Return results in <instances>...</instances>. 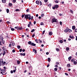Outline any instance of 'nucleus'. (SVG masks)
<instances>
[{"instance_id": "nucleus-35", "label": "nucleus", "mask_w": 77, "mask_h": 77, "mask_svg": "<svg viewBox=\"0 0 77 77\" xmlns=\"http://www.w3.org/2000/svg\"><path fill=\"white\" fill-rule=\"evenodd\" d=\"M56 64H57V65H59V63L58 62H57L56 63Z\"/></svg>"}, {"instance_id": "nucleus-15", "label": "nucleus", "mask_w": 77, "mask_h": 77, "mask_svg": "<svg viewBox=\"0 0 77 77\" xmlns=\"http://www.w3.org/2000/svg\"><path fill=\"white\" fill-rule=\"evenodd\" d=\"M36 3L37 5H39V1H36Z\"/></svg>"}, {"instance_id": "nucleus-57", "label": "nucleus", "mask_w": 77, "mask_h": 77, "mask_svg": "<svg viewBox=\"0 0 77 77\" xmlns=\"http://www.w3.org/2000/svg\"><path fill=\"white\" fill-rule=\"evenodd\" d=\"M26 31H29V29H26Z\"/></svg>"}, {"instance_id": "nucleus-58", "label": "nucleus", "mask_w": 77, "mask_h": 77, "mask_svg": "<svg viewBox=\"0 0 77 77\" xmlns=\"http://www.w3.org/2000/svg\"><path fill=\"white\" fill-rule=\"evenodd\" d=\"M70 11L72 13V14H73V11H72V10H70Z\"/></svg>"}, {"instance_id": "nucleus-14", "label": "nucleus", "mask_w": 77, "mask_h": 77, "mask_svg": "<svg viewBox=\"0 0 77 77\" xmlns=\"http://www.w3.org/2000/svg\"><path fill=\"white\" fill-rule=\"evenodd\" d=\"M48 61L49 62H50V61H51V59L50 58H48Z\"/></svg>"}, {"instance_id": "nucleus-54", "label": "nucleus", "mask_w": 77, "mask_h": 77, "mask_svg": "<svg viewBox=\"0 0 77 77\" xmlns=\"http://www.w3.org/2000/svg\"><path fill=\"white\" fill-rule=\"evenodd\" d=\"M74 59H72L71 60V62H74Z\"/></svg>"}, {"instance_id": "nucleus-10", "label": "nucleus", "mask_w": 77, "mask_h": 77, "mask_svg": "<svg viewBox=\"0 0 77 77\" xmlns=\"http://www.w3.org/2000/svg\"><path fill=\"white\" fill-rule=\"evenodd\" d=\"M2 3H5L6 2V0H2Z\"/></svg>"}, {"instance_id": "nucleus-45", "label": "nucleus", "mask_w": 77, "mask_h": 77, "mask_svg": "<svg viewBox=\"0 0 77 77\" xmlns=\"http://www.w3.org/2000/svg\"><path fill=\"white\" fill-rule=\"evenodd\" d=\"M13 3H15L16 2V0H13Z\"/></svg>"}, {"instance_id": "nucleus-30", "label": "nucleus", "mask_w": 77, "mask_h": 77, "mask_svg": "<svg viewBox=\"0 0 77 77\" xmlns=\"http://www.w3.org/2000/svg\"><path fill=\"white\" fill-rule=\"evenodd\" d=\"M11 30L12 31H14V30H15V29H14V28H11Z\"/></svg>"}, {"instance_id": "nucleus-34", "label": "nucleus", "mask_w": 77, "mask_h": 77, "mask_svg": "<svg viewBox=\"0 0 77 77\" xmlns=\"http://www.w3.org/2000/svg\"><path fill=\"white\" fill-rule=\"evenodd\" d=\"M56 50L57 51H59V49L57 48H56Z\"/></svg>"}, {"instance_id": "nucleus-28", "label": "nucleus", "mask_w": 77, "mask_h": 77, "mask_svg": "<svg viewBox=\"0 0 77 77\" xmlns=\"http://www.w3.org/2000/svg\"><path fill=\"white\" fill-rule=\"evenodd\" d=\"M17 48H18V49H20V48L21 47L20 46L18 45V46H17Z\"/></svg>"}, {"instance_id": "nucleus-43", "label": "nucleus", "mask_w": 77, "mask_h": 77, "mask_svg": "<svg viewBox=\"0 0 77 77\" xmlns=\"http://www.w3.org/2000/svg\"><path fill=\"white\" fill-rule=\"evenodd\" d=\"M35 36V34H33V35L32 36V38H33V37H34Z\"/></svg>"}, {"instance_id": "nucleus-31", "label": "nucleus", "mask_w": 77, "mask_h": 77, "mask_svg": "<svg viewBox=\"0 0 77 77\" xmlns=\"http://www.w3.org/2000/svg\"><path fill=\"white\" fill-rule=\"evenodd\" d=\"M60 43H63V41L62 40H60Z\"/></svg>"}, {"instance_id": "nucleus-12", "label": "nucleus", "mask_w": 77, "mask_h": 77, "mask_svg": "<svg viewBox=\"0 0 77 77\" xmlns=\"http://www.w3.org/2000/svg\"><path fill=\"white\" fill-rule=\"evenodd\" d=\"M6 65L5 62H4L2 63V65H3V66H4V65Z\"/></svg>"}, {"instance_id": "nucleus-21", "label": "nucleus", "mask_w": 77, "mask_h": 77, "mask_svg": "<svg viewBox=\"0 0 77 77\" xmlns=\"http://www.w3.org/2000/svg\"><path fill=\"white\" fill-rule=\"evenodd\" d=\"M39 3L40 4V6H41V5H42V2H41V1H40Z\"/></svg>"}, {"instance_id": "nucleus-4", "label": "nucleus", "mask_w": 77, "mask_h": 77, "mask_svg": "<svg viewBox=\"0 0 77 77\" xmlns=\"http://www.w3.org/2000/svg\"><path fill=\"white\" fill-rule=\"evenodd\" d=\"M20 56H26V54L25 53L23 54L21 53L20 54Z\"/></svg>"}, {"instance_id": "nucleus-16", "label": "nucleus", "mask_w": 77, "mask_h": 77, "mask_svg": "<svg viewBox=\"0 0 77 77\" xmlns=\"http://www.w3.org/2000/svg\"><path fill=\"white\" fill-rule=\"evenodd\" d=\"M68 32L69 33H70L71 32H72V30H71L70 29H68Z\"/></svg>"}, {"instance_id": "nucleus-55", "label": "nucleus", "mask_w": 77, "mask_h": 77, "mask_svg": "<svg viewBox=\"0 0 77 77\" xmlns=\"http://www.w3.org/2000/svg\"><path fill=\"white\" fill-rule=\"evenodd\" d=\"M13 71L12 70H11V74H13Z\"/></svg>"}, {"instance_id": "nucleus-37", "label": "nucleus", "mask_w": 77, "mask_h": 77, "mask_svg": "<svg viewBox=\"0 0 77 77\" xmlns=\"http://www.w3.org/2000/svg\"><path fill=\"white\" fill-rule=\"evenodd\" d=\"M12 52L13 53H15V50L14 49H13L12 50Z\"/></svg>"}, {"instance_id": "nucleus-1", "label": "nucleus", "mask_w": 77, "mask_h": 77, "mask_svg": "<svg viewBox=\"0 0 77 77\" xmlns=\"http://www.w3.org/2000/svg\"><path fill=\"white\" fill-rule=\"evenodd\" d=\"M25 18H26V19H29V20H31V17L30 16V14L29 15V14H26L25 16Z\"/></svg>"}, {"instance_id": "nucleus-9", "label": "nucleus", "mask_w": 77, "mask_h": 77, "mask_svg": "<svg viewBox=\"0 0 77 77\" xmlns=\"http://www.w3.org/2000/svg\"><path fill=\"white\" fill-rule=\"evenodd\" d=\"M31 45H32V46H35L36 45H35V44H34V43H32L31 44Z\"/></svg>"}, {"instance_id": "nucleus-26", "label": "nucleus", "mask_w": 77, "mask_h": 77, "mask_svg": "<svg viewBox=\"0 0 77 77\" xmlns=\"http://www.w3.org/2000/svg\"><path fill=\"white\" fill-rule=\"evenodd\" d=\"M34 32H35V29H32L31 31V32H32V33H33Z\"/></svg>"}, {"instance_id": "nucleus-51", "label": "nucleus", "mask_w": 77, "mask_h": 77, "mask_svg": "<svg viewBox=\"0 0 77 77\" xmlns=\"http://www.w3.org/2000/svg\"><path fill=\"white\" fill-rule=\"evenodd\" d=\"M38 42H40L41 43L42 42V41L38 40Z\"/></svg>"}, {"instance_id": "nucleus-52", "label": "nucleus", "mask_w": 77, "mask_h": 77, "mask_svg": "<svg viewBox=\"0 0 77 77\" xmlns=\"http://www.w3.org/2000/svg\"><path fill=\"white\" fill-rule=\"evenodd\" d=\"M30 25L29 24H28V27H30Z\"/></svg>"}, {"instance_id": "nucleus-5", "label": "nucleus", "mask_w": 77, "mask_h": 77, "mask_svg": "<svg viewBox=\"0 0 77 77\" xmlns=\"http://www.w3.org/2000/svg\"><path fill=\"white\" fill-rule=\"evenodd\" d=\"M68 29H69L67 28H66L64 32H66V33L67 32H68Z\"/></svg>"}, {"instance_id": "nucleus-53", "label": "nucleus", "mask_w": 77, "mask_h": 77, "mask_svg": "<svg viewBox=\"0 0 77 77\" xmlns=\"http://www.w3.org/2000/svg\"><path fill=\"white\" fill-rule=\"evenodd\" d=\"M75 32H77V29H76L75 30Z\"/></svg>"}, {"instance_id": "nucleus-27", "label": "nucleus", "mask_w": 77, "mask_h": 77, "mask_svg": "<svg viewBox=\"0 0 77 77\" xmlns=\"http://www.w3.org/2000/svg\"><path fill=\"white\" fill-rule=\"evenodd\" d=\"M54 70H55V71H57V68H55L54 69Z\"/></svg>"}, {"instance_id": "nucleus-32", "label": "nucleus", "mask_w": 77, "mask_h": 77, "mask_svg": "<svg viewBox=\"0 0 77 77\" xmlns=\"http://www.w3.org/2000/svg\"><path fill=\"white\" fill-rule=\"evenodd\" d=\"M40 24L41 25V26L44 25V23L43 22H41Z\"/></svg>"}, {"instance_id": "nucleus-17", "label": "nucleus", "mask_w": 77, "mask_h": 77, "mask_svg": "<svg viewBox=\"0 0 77 77\" xmlns=\"http://www.w3.org/2000/svg\"><path fill=\"white\" fill-rule=\"evenodd\" d=\"M6 11L7 13H8L9 12V9H6Z\"/></svg>"}, {"instance_id": "nucleus-48", "label": "nucleus", "mask_w": 77, "mask_h": 77, "mask_svg": "<svg viewBox=\"0 0 77 77\" xmlns=\"http://www.w3.org/2000/svg\"><path fill=\"white\" fill-rule=\"evenodd\" d=\"M18 29L19 30H21L22 29V27H19L18 28Z\"/></svg>"}, {"instance_id": "nucleus-42", "label": "nucleus", "mask_w": 77, "mask_h": 77, "mask_svg": "<svg viewBox=\"0 0 77 77\" xmlns=\"http://www.w3.org/2000/svg\"><path fill=\"white\" fill-rule=\"evenodd\" d=\"M60 25H62V22L60 21Z\"/></svg>"}, {"instance_id": "nucleus-23", "label": "nucleus", "mask_w": 77, "mask_h": 77, "mask_svg": "<svg viewBox=\"0 0 77 77\" xmlns=\"http://www.w3.org/2000/svg\"><path fill=\"white\" fill-rule=\"evenodd\" d=\"M44 14H42L41 15V17L42 18V17H44Z\"/></svg>"}, {"instance_id": "nucleus-29", "label": "nucleus", "mask_w": 77, "mask_h": 77, "mask_svg": "<svg viewBox=\"0 0 77 77\" xmlns=\"http://www.w3.org/2000/svg\"><path fill=\"white\" fill-rule=\"evenodd\" d=\"M66 50L67 51H69V48L67 47L66 48Z\"/></svg>"}, {"instance_id": "nucleus-20", "label": "nucleus", "mask_w": 77, "mask_h": 77, "mask_svg": "<svg viewBox=\"0 0 77 77\" xmlns=\"http://www.w3.org/2000/svg\"><path fill=\"white\" fill-rule=\"evenodd\" d=\"M28 44H29V45L31 44V45H32V42H31V41H29V42H28Z\"/></svg>"}, {"instance_id": "nucleus-59", "label": "nucleus", "mask_w": 77, "mask_h": 77, "mask_svg": "<svg viewBox=\"0 0 77 77\" xmlns=\"http://www.w3.org/2000/svg\"><path fill=\"white\" fill-rule=\"evenodd\" d=\"M24 15H22V18H24Z\"/></svg>"}, {"instance_id": "nucleus-18", "label": "nucleus", "mask_w": 77, "mask_h": 77, "mask_svg": "<svg viewBox=\"0 0 77 77\" xmlns=\"http://www.w3.org/2000/svg\"><path fill=\"white\" fill-rule=\"evenodd\" d=\"M58 5H55V8H58Z\"/></svg>"}, {"instance_id": "nucleus-40", "label": "nucleus", "mask_w": 77, "mask_h": 77, "mask_svg": "<svg viewBox=\"0 0 77 77\" xmlns=\"http://www.w3.org/2000/svg\"><path fill=\"white\" fill-rule=\"evenodd\" d=\"M48 6H49V7H51V4H49L48 5Z\"/></svg>"}, {"instance_id": "nucleus-22", "label": "nucleus", "mask_w": 77, "mask_h": 77, "mask_svg": "<svg viewBox=\"0 0 77 77\" xmlns=\"http://www.w3.org/2000/svg\"><path fill=\"white\" fill-rule=\"evenodd\" d=\"M15 69L13 70V72H14V73L15 72H16V70H17V69H16V67H15Z\"/></svg>"}, {"instance_id": "nucleus-44", "label": "nucleus", "mask_w": 77, "mask_h": 77, "mask_svg": "<svg viewBox=\"0 0 77 77\" xmlns=\"http://www.w3.org/2000/svg\"><path fill=\"white\" fill-rule=\"evenodd\" d=\"M4 74L3 73V72H1V73L2 74V75H5V73H4V72H3Z\"/></svg>"}, {"instance_id": "nucleus-36", "label": "nucleus", "mask_w": 77, "mask_h": 77, "mask_svg": "<svg viewBox=\"0 0 77 77\" xmlns=\"http://www.w3.org/2000/svg\"><path fill=\"white\" fill-rule=\"evenodd\" d=\"M9 5L10 6H12V3H9Z\"/></svg>"}, {"instance_id": "nucleus-39", "label": "nucleus", "mask_w": 77, "mask_h": 77, "mask_svg": "<svg viewBox=\"0 0 77 77\" xmlns=\"http://www.w3.org/2000/svg\"><path fill=\"white\" fill-rule=\"evenodd\" d=\"M15 11H20V10L18 9H16L15 10Z\"/></svg>"}, {"instance_id": "nucleus-3", "label": "nucleus", "mask_w": 77, "mask_h": 77, "mask_svg": "<svg viewBox=\"0 0 77 77\" xmlns=\"http://www.w3.org/2000/svg\"><path fill=\"white\" fill-rule=\"evenodd\" d=\"M15 43L13 42L11 43V44H9V46L11 48H12V46H15Z\"/></svg>"}, {"instance_id": "nucleus-63", "label": "nucleus", "mask_w": 77, "mask_h": 77, "mask_svg": "<svg viewBox=\"0 0 77 77\" xmlns=\"http://www.w3.org/2000/svg\"><path fill=\"white\" fill-rule=\"evenodd\" d=\"M0 70L1 71H5V70L3 69H1Z\"/></svg>"}, {"instance_id": "nucleus-64", "label": "nucleus", "mask_w": 77, "mask_h": 77, "mask_svg": "<svg viewBox=\"0 0 77 77\" xmlns=\"http://www.w3.org/2000/svg\"><path fill=\"white\" fill-rule=\"evenodd\" d=\"M29 25H31V24H32V22H29Z\"/></svg>"}, {"instance_id": "nucleus-38", "label": "nucleus", "mask_w": 77, "mask_h": 77, "mask_svg": "<svg viewBox=\"0 0 77 77\" xmlns=\"http://www.w3.org/2000/svg\"><path fill=\"white\" fill-rule=\"evenodd\" d=\"M55 2L56 3H59V1H56Z\"/></svg>"}, {"instance_id": "nucleus-56", "label": "nucleus", "mask_w": 77, "mask_h": 77, "mask_svg": "<svg viewBox=\"0 0 77 77\" xmlns=\"http://www.w3.org/2000/svg\"><path fill=\"white\" fill-rule=\"evenodd\" d=\"M65 75H66L68 76V73H65Z\"/></svg>"}, {"instance_id": "nucleus-8", "label": "nucleus", "mask_w": 77, "mask_h": 77, "mask_svg": "<svg viewBox=\"0 0 77 77\" xmlns=\"http://www.w3.org/2000/svg\"><path fill=\"white\" fill-rule=\"evenodd\" d=\"M72 30H75V26H73L72 27Z\"/></svg>"}, {"instance_id": "nucleus-6", "label": "nucleus", "mask_w": 77, "mask_h": 77, "mask_svg": "<svg viewBox=\"0 0 77 77\" xmlns=\"http://www.w3.org/2000/svg\"><path fill=\"white\" fill-rule=\"evenodd\" d=\"M49 35L51 36V35H53V32H49Z\"/></svg>"}, {"instance_id": "nucleus-24", "label": "nucleus", "mask_w": 77, "mask_h": 77, "mask_svg": "<svg viewBox=\"0 0 77 77\" xmlns=\"http://www.w3.org/2000/svg\"><path fill=\"white\" fill-rule=\"evenodd\" d=\"M67 67H70V65L69 64H68L67 65Z\"/></svg>"}, {"instance_id": "nucleus-19", "label": "nucleus", "mask_w": 77, "mask_h": 77, "mask_svg": "<svg viewBox=\"0 0 77 77\" xmlns=\"http://www.w3.org/2000/svg\"><path fill=\"white\" fill-rule=\"evenodd\" d=\"M35 41L37 43H38L39 42V40L36 39L35 40Z\"/></svg>"}, {"instance_id": "nucleus-62", "label": "nucleus", "mask_w": 77, "mask_h": 77, "mask_svg": "<svg viewBox=\"0 0 77 77\" xmlns=\"http://www.w3.org/2000/svg\"><path fill=\"white\" fill-rule=\"evenodd\" d=\"M48 0H45V2L47 3V2Z\"/></svg>"}, {"instance_id": "nucleus-13", "label": "nucleus", "mask_w": 77, "mask_h": 77, "mask_svg": "<svg viewBox=\"0 0 77 77\" xmlns=\"http://www.w3.org/2000/svg\"><path fill=\"white\" fill-rule=\"evenodd\" d=\"M72 58V57L70 56L69 57L68 59H69V61L71 59V58Z\"/></svg>"}, {"instance_id": "nucleus-49", "label": "nucleus", "mask_w": 77, "mask_h": 77, "mask_svg": "<svg viewBox=\"0 0 77 77\" xmlns=\"http://www.w3.org/2000/svg\"><path fill=\"white\" fill-rule=\"evenodd\" d=\"M19 51L20 52H21V51H22V49H20L19 50Z\"/></svg>"}, {"instance_id": "nucleus-61", "label": "nucleus", "mask_w": 77, "mask_h": 77, "mask_svg": "<svg viewBox=\"0 0 77 77\" xmlns=\"http://www.w3.org/2000/svg\"><path fill=\"white\" fill-rule=\"evenodd\" d=\"M55 8H56L55 7H53L52 8V9H55Z\"/></svg>"}, {"instance_id": "nucleus-33", "label": "nucleus", "mask_w": 77, "mask_h": 77, "mask_svg": "<svg viewBox=\"0 0 77 77\" xmlns=\"http://www.w3.org/2000/svg\"><path fill=\"white\" fill-rule=\"evenodd\" d=\"M2 43L3 44H5V41L2 40Z\"/></svg>"}, {"instance_id": "nucleus-25", "label": "nucleus", "mask_w": 77, "mask_h": 77, "mask_svg": "<svg viewBox=\"0 0 77 77\" xmlns=\"http://www.w3.org/2000/svg\"><path fill=\"white\" fill-rule=\"evenodd\" d=\"M6 54V51H4L3 52V56L5 55V54Z\"/></svg>"}, {"instance_id": "nucleus-11", "label": "nucleus", "mask_w": 77, "mask_h": 77, "mask_svg": "<svg viewBox=\"0 0 77 77\" xmlns=\"http://www.w3.org/2000/svg\"><path fill=\"white\" fill-rule=\"evenodd\" d=\"M17 62L18 65H19V64H20V61L19 60H17Z\"/></svg>"}, {"instance_id": "nucleus-47", "label": "nucleus", "mask_w": 77, "mask_h": 77, "mask_svg": "<svg viewBox=\"0 0 77 77\" xmlns=\"http://www.w3.org/2000/svg\"><path fill=\"white\" fill-rule=\"evenodd\" d=\"M45 30H44L43 31L42 34L44 35V33H45Z\"/></svg>"}, {"instance_id": "nucleus-50", "label": "nucleus", "mask_w": 77, "mask_h": 77, "mask_svg": "<svg viewBox=\"0 0 77 77\" xmlns=\"http://www.w3.org/2000/svg\"><path fill=\"white\" fill-rule=\"evenodd\" d=\"M34 53H35V54H36V53H37V51H36V50H35V51H34Z\"/></svg>"}, {"instance_id": "nucleus-60", "label": "nucleus", "mask_w": 77, "mask_h": 77, "mask_svg": "<svg viewBox=\"0 0 77 77\" xmlns=\"http://www.w3.org/2000/svg\"><path fill=\"white\" fill-rule=\"evenodd\" d=\"M36 21H34V24L35 25V24H36Z\"/></svg>"}, {"instance_id": "nucleus-7", "label": "nucleus", "mask_w": 77, "mask_h": 77, "mask_svg": "<svg viewBox=\"0 0 77 77\" xmlns=\"http://www.w3.org/2000/svg\"><path fill=\"white\" fill-rule=\"evenodd\" d=\"M69 37L70 38H71V39H73V38H74V36H73L72 35H70Z\"/></svg>"}, {"instance_id": "nucleus-2", "label": "nucleus", "mask_w": 77, "mask_h": 77, "mask_svg": "<svg viewBox=\"0 0 77 77\" xmlns=\"http://www.w3.org/2000/svg\"><path fill=\"white\" fill-rule=\"evenodd\" d=\"M57 19H56L55 18H53L52 20L51 23H56V22H57Z\"/></svg>"}, {"instance_id": "nucleus-46", "label": "nucleus", "mask_w": 77, "mask_h": 77, "mask_svg": "<svg viewBox=\"0 0 77 77\" xmlns=\"http://www.w3.org/2000/svg\"><path fill=\"white\" fill-rule=\"evenodd\" d=\"M73 63L74 64H77V62L76 61H74Z\"/></svg>"}, {"instance_id": "nucleus-41", "label": "nucleus", "mask_w": 77, "mask_h": 77, "mask_svg": "<svg viewBox=\"0 0 77 77\" xmlns=\"http://www.w3.org/2000/svg\"><path fill=\"white\" fill-rule=\"evenodd\" d=\"M55 67H56V68H58V66H57V65H56L55 66H54Z\"/></svg>"}]
</instances>
